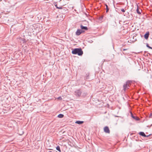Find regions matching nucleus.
<instances>
[{"label": "nucleus", "instance_id": "nucleus-1", "mask_svg": "<svg viewBox=\"0 0 152 152\" xmlns=\"http://www.w3.org/2000/svg\"><path fill=\"white\" fill-rule=\"evenodd\" d=\"M72 53L73 54H76L79 56H81L83 54V52L81 49L75 48L72 50Z\"/></svg>", "mask_w": 152, "mask_h": 152}, {"label": "nucleus", "instance_id": "nucleus-2", "mask_svg": "<svg viewBox=\"0 0 152 152\" xmlns=\"http://www.w3.org/2000/svg\"><path fill=\"white\" fill-rule=\"evenodd\" d=\"M82 30L80 29H77L76 32V35L78 36L80 35L83 32Z\"/></svg>", "mask_w": 152, "mask_h": 152}, {"label": "nucleus", "instance_id": "nucleus-3", "mask_svg": "<svg viewBox=\"0 0 152 152\" xmlns=\"http://www.w3.org/2000/svg\"><path fill=\"white\" fill-rule=\"evenodd\" d=\"M81 94V92L79 90H77L75 91V95L78 96H79Z\"/></svg>", "mask_w": 152, "mask_h": 152}, {"label": "nucleus", "instance_id": "nucleus-4", "mask_svg": "<svg viewBox=\"0 0 152 152\" xmlns=\"http://www.w3.org/2000/svg\"><path fill=\"white\" fill-rule=\"evenodd\" d=\"M104 131L105 132L107 133H110V131L108 127L107 126H106L104 128Z\"/></svg>", "mask_w": 152, "mask_h": 152}, {"label": "nucleus", "instance_id": "nucleus-5", "mask_svg": "<svg viewBox=\"0 0 152 152\" xmlns=\"http://www.w3.org/2000/svg\"><path fill=\"white\" fill-rule=\"evenodd\" d=\"M139 134L140 135H141L142 136H143V137H148L149 135H147V136H146L145 134L143 132H140L139 133Z\"/></svg>", "mask_w": 152, "mask_h": 152}, {"label": "nucleus", "instance_id": "nucleus-6", "mask_svg": "<svg viewBox=\"0 0 152 152\" xmlns=\"http://www.w3.org/2000/svg\"><path fill=\"white\" fill-rule=\"evenodd\" d=\"M83 121H76L75 122V123L76 124H83Z\"/></svg>", "mask_w": 152, "mask_h": 152}, {"label": "nucleus", "instance_id": "nucleus-7", "mask_svg": "<svg viewBox=\"0 0 152 152\" xmlns=\"http://www.w3.org/2000/svg\"><path fill=\"white\" fill-rule=\"evenodd\" d=\"M148 36H149L148 32V33H147L146 34H145L144 35V37L146 39H147L148 38Z\"/></svg>", "mask_w": 152, "mask_h": 152}, {"label": "nucleus", "instance_id": "nucleus-8", "mask_svg": "<svg viewBox=\"0 0 152 152\" xmlns=\"http://www.w3.org/2000/svg\"><path fill=\"white\" fill-rule=\"evenodd\" d=\"M20 42L21 43H25V40L24 39H20Z\"/></svg>", "mask_w": 152, "mask_h": 152}, {"label": "nucleus", "instance_id": "nucleus-9", "mask_svg": "<svg viewBox=\"0 0 152 152\" xmlns=\"http://www.w3.org/2000/svg\"><path fill=\"white\" fill-rule=\"evenodd\" d=\"M137 12L138 14H140L141 13V10H139L138 6L137 5Z\"/></svg>", "mask_w": 152, "mask_h": 152}, {"label": "nucleus", "instance_id": "nucleus-10", "mask_svg": "<svg viewBox=\"0 0 152 152\" xmlns=\"http://www.w3.org/2000/svg\"><path fill=\"white\" fill-rule=\"evenodd\" d=\"M80 28L82 29H83L86 30L87 29V27L86 26H83L82 25L80 26Z\"/></svg>", "mask_w": 152, "mask_h": 152}, {"label": "nucleus", "instance_id": "nucleus-11", "mask_svg": "<svg viewBox=\"0 0 152 152\" xmlns=\"http://www.w3.org/2000/svg\"><path fill=\"white\" fill-rule=\"evenodd\" d=\"M131 115H132V117L134 119H135L136 120L138 121V120H140V119L138 118V117H136V118H135V117L134 116H133L132 115V113H131Z\"/></svg>", "mask_w": 152, "mask_h": 152}, {"label": "nucleus", "instance_id": "nucleus-12", "mask_svg": "<svg viewBox=\"0 0 152 152\" xmlns=\"http://www.w3.org/2000/svg\"><path fill=\"white\" fill-rule=\"evenodd\" d=\"M64 115L62 114H60L58 115V117L59 118H62L63 117Z\"/></svg>", "mask_w": 152, "mask_h": 152}, {"label": "nucleus", "instance_id": "nucleus-13", "mask_svg": "<svg viewBox=\"0 0 152 152\" xmlns=\"http://www.w3.org/2000/svg\"><path fill=\"white\" fill-rule=\"evenodd\" d=\"M56 149L59 152H61V151L60 149V147L59 146H58L56 147Z\"/></svg>", "mask_w": 152, "mask_h": 152}, {"label": "nucleus", "instance_id": "nucleus-14", "mask_svg": "<svg viewBox=\"0 0 152 152\" xmlns=\"http://www.w3.org/2000/svg\"><path fill=\"white\" fill-rule=\"evenodd\" d=\"M127 83H126V84H125L124 85V86H123V88H124V90H126V87H127Z\"/></svg>", "mask_w": 152, "mask_h": 152}, {"label": "nucleus", "instance_id": "nucleus-15", "mask_svg": "<svg viewBox=\"0 0 152 152\" xmlns=\"http://www.w3.org/2000/svg\"><path fill=\"white\" fill-rule=\"evenodd\" d=\"M105 6L106 7V12H107L109 10V9L108 8V6H107V4H105Z\"/></svg>", "mask_w": 152, "mask_h": 152}, {"label": "nucleus", "instance_id": "nucleus-16", "mask_svg": "<svg viewBox=\"0 0 152 152\" xmlns=\"http://www.w3.org/2000/svg\"><path fill=\"white\" fill-rule=\"evenodd\" d=\"M57 99L59 100H61L62 99V98L61 96H59L58 97Z\"/></svg>", "mask_w": 152, "mask_h": 152}, {"label": "nucleus", "instance_id": "nucleus-17", "mask_svg": "<svg viewBox=\"0 0 152 152\" xmlns=\"http://www.w3.org/2000/svg\"><path fill=\"white\" fill-rule=\"evenodd\" d=\"M146 46H147V47H148V48H150V49H152V48L151 47H150V46H148V44Z\"/></svg>", "mask_w": 152, "mask_h": 152}, {"label": "nucleus", "instance_id": "nucleus-18", "mask_svg": "<svg viewBox=\"0 0 152 152\" xmlns=\"http://www.w3.org/2000/svg\"><path fill=\"white\" fill-rule=\"evenodd\" d=\"M57 8L58 9H62V7H57Z\"/></svg>", "mask_w": 152, "mask_h": 152}, {"label": "nucleus", "instance_id": "nucleus-19", "mask_svg": "<svg viewBox=\"0 0 152 152\" xmlns=\"http://www.w3.org/2000/svg\"><path fill=\"white\" fill-rule=\"evenodd\" d=\"M121 11L123 12H125V10H124L123 9H121Z\"/></svg>", "mask_w": 152, "mask_h": 152}, {"label": "nucleus", "instance_id": "nucleus-20", "mask_svg": "<svg viewBox=\"0 0 152 152\" xmlns=\"http://www.w3.org/2000/svg\"><path fill=\"white\" fill-rule=\"evenodd\" d=\"M55 6H56V7H57V5H56V4L55 5Z\"/></svg>", "mask_w": 152, "mask_h": 152}, {"label": "nucleus", "instance_id": "nucleus-21", "mask_svg": "<svg viewBox=\"0 0 152 152\" xmlns=\"http://www.w3.org/2000/svg\"><path fill=\"white\" fill-rule=\"evenodd\" d=\"M48 152H52L51 151H49Z\"/></svg>", "mask_w": 152, "mask_h": 152}, {"label": "nucleus", "instance_id": "nucleus-22", "mask_svg": "<svg viewBox=\"0 0 152 152\" xmlns=\"http://www.w3.org/2000/svg\"><path fill=\"white\" fill-rule=\"evenodd\" d=\"M23 132L22 134H23Z\"/></svg>", "mask_w": 152, "mask_h": 152}]
</instances>
